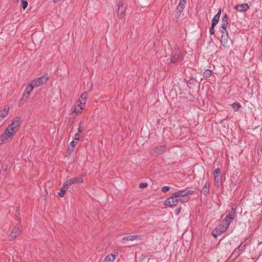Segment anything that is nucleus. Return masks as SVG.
<instances>
[{
    "label": "nucleus",
    "mask_w": 262,
    "mask_h": 262,
    "mask_svg": "<svg viewBox=\"0 0 262 262\" xmlns=\"http://www.w3.org/2000/svg\"><path fill=\"white\" fill-rule=\"evenodd\" d=\"M21 3L22 4L23 9L25 10L28 6V2L26 1L21 0Z\"/></svg>",
    "instance_id": "7c9ffc66"
},
{
    "label": "nucleus",
    "mask_w": 262,
    "mask_h": 262,
    "mask_svg": "<svg viewBox=\"0 0 262 262\" xmlns=\"http://www.w3.org/2000/svg\"><path fill=\"white\" fill-rule=\"evenodd\" d=\"M70 180L72 181V183L73 184H77L79 183H82L83 181L82 177L81 176H79L77 177H74L70 179Z\"/></svg>",
    "instance_id": "6ab92c4d"
},
{
    "label": "nucleus",
    "mask_w": 262,
    "mask_h": 262,
    "mask_svg": "<svg viewBox=\"0 0 262 262\" xmlns=\"http://www.w3.org/2000/svg\"><path fill=\"white\" fill-rule=\"evenodd\" d=\"M85 105V104L84 102L83 103H81L78 102L77 101L75 104L74 112L77 115H80L82 113V110L84 108Z\"/></svg>",
    "instance_id": "6e6552de"
},
{
    "label": "nucleus",
    "mask_w": 262,
    "mask_h": 262,
    "mask_svg": "<svg viewBox=\"0 0 262 262\" xmlns=\"http://www.w3.org/2000/svg\"><path fill=\"white\" fill-rule=\"evenodd\" d=\"M82 123V122H81L79 124V127L78 128V132L77 133H76L75 135V136H74V140L75 141H78L79 139H80V135H79V133L81 132V129H80V127H81V124Z\"/></svg>",
    "instance_id": "b1692460"
},
{
    "label": "nucleus",
    "mask_w": 262,
    "mask_h": 262,
    "mask_svg": "<svg viewBox=\"0 0 262 262\" xmlns=\"http://www.w3.org/2000/svg\"><path fill=\"white\" fill-rule=\"evenodd\" d=\"M219 32L221 33V35L226 34V33H228L226 30V29H222V28L220 27Z\"/></svg>",
    "instance_id": "72a5a7b5"
},
{
    "label": "nucleus",
    "mask_w": 262,
    "mask_h": 262,
    "mask_svg": "<svg viewBox=\"0 0 262 262\" xmlns=\"http://www.w3.org/2000/svg\"><path fill=\"white\" fill-rule=\"evenodd\" d=\"M115 259L113 254H110L105 257L102 262H114Z\"/></svg>",
    "instance_id": "4be33fe9"
},
{
    "label": "nucleus",
    "mask_w": 262,
    "mask_h": 262,
    "mask_svg": "<svg viewBox=\"0 0 262 262\" xmlns=\"http://www.w3.org/2000/svg\"><path fill=\"white\" fill-rule=\"evenodd\" d=\"M35 88L36 87L34 86V85H33V83L31 81L29 84L26 85L25 93L24 94V95L25 94H27L28 97L30 95L31 92L33 91L34 88Z\"/></svg>",
    "instance_id": "f8f14e48"
},
{
    "label": "nucleus",
    "mask_w": 262,
    "mask_h": 262,
    "mask_svg": "<svg viewBox=\"0 0 262 262\" xmlns=\"http://www.w3.org/2000/svg\"><path fill=\"white\" fill-rule=\"evenodd\" d=\"M245 245H242V244H241L237 249H236L234 252H233V254H237L238 255H239L240 253H239V252L240 251H243L244 250V249H245Z\"/></svg>",
    "instance_id": "393cba45"
},
{
    "label": "nucleus",
    "mask_w": 262,
    "mask_h": 262,
    "mask_svg": "<svg viewBox=\"0 0 262 262\" xmlns=\"http://www.w3.org/2000/svg\"><path fill=\"white\" fill-rule=\"evenodd\" d=\"M185 198V201H187V198Z\"/></svg>",
    "instance_id": "ea45409f"
},
{
    "label": "nucleus",
    "mask_w": 262,
    "mask_h": 262,
    "mask_svg": "<svg viewBox=\"0 0 262 262\" xmlns=\"http://www.w3.org/2000/svg\"><path fill=\"white\" fill-rule=\"evenodd\" d=\"M234 9L239 12H243L247 11L249 9V6L247 4H243L236 5Z\"/></svg>",
    "instance_id": "1a4fd4ad"
},
{
    "label": "nucleus",
    "mask_w": 262,
    "mask_h": 262,
    "mask_svg": "<svg viewBox=\"0 0 262 262\" xmlns=\"http://www.w3.org/2000/svg\"><path fill=\"white\" fill-rule=\"evenodd\" d=\"M211 73L212 70L207 69L204 71L203 76L204 77L208 78L211 75Z\"/></svg>",
    "instance_id": "a878e982"
},
{
    "label": "nucleus",
    "mask_w": 262,
    "mask_h": 262,
    "mask_svg": "<svg viewBox=\"0 0 262 262\" xmlns=\"http://www.w3.org/2000/svg\"><path fill=\"white\" fill-rule=\"evenodd\" d=\"M214 27H215V26L211 25V26L209 29V33L210 35H213L214 34V33H215Z\"/></svg>",
    "instance_id": "f704fd0d"
},
{
    "label": "nucleus",
    "mask_w": 262,
    "mask_h": 262,
    "mask_svg": "<svg viewBox=\"0 0 262 262\" xmlns=\"http://www.w3.org/2000/svg\"><path fill=\"white\" fill-rule=\"evenodd\" d=\"M87 96H88L87 92H83L81 94L80 98L78 100V102L83 103V101H84V103L85 104V103H86V99L87 98Z\"/></svg>",
    "instance_id": "aec40b11"
},
{
    "label": "nucleus",
    "mask_w": 262,
    "mask_h": 262,
    "mask_svg": "<svg viewBox=\"0 0 262 262\" xmlns=\"http://www.w3.org/2000/svg\"><path fill=\"white\" fill-rule=\"evenodd\" d=\"M48 79V75L47 74H46L43 76H42L40 77L37 78L36 79L32 80L31 82L33 83V85H34V86H35L36 88L40 85H42L43 84L46 83Z\"/></svg>",
    "instance_id": "f03ea898"
},
{
    "label": "nucleus",
    "mask_w": 262,
    "mask_h": 262,
    "mask_svg": "<svg viewBox=\"0 0 262 262\" xmlns=\"http://www.w3.org/2000/svg\"><path fill=\"white\" fill-rule=\"evenodd\" d=\"M165 150L164 145H159L156 147L154 149V152L157 155H160Z\"/></svg>",
    "instance_id": "dca6fc26"
},
{
    "label": "nucleus",
    "mask_w": 262,
    "mask_h": 262,
    "mask_svg": "<svg viewBox=\"0 0 262 262\" xmlns=\"http://www.w3.org/2000/svg\"><path fill=\"white\" fill-rule=\"evenodd\" d=\"M186 0H180L179 4L177 7V10L181 12L183 11L185 4H186Z\"/></svg>",
    "instance_id": "f3484780"
},
{
    "label": "nucleus",
    "mask_w": 262,
    "mask_h": 262,
    "mask_svg": "<svg viewBox=\"0 0 262 262\" xmlns=\"http://www.w3.org/2000/svg\"><path fill=\"white\" fill-rule=\"evenodd\" d=\"M77 142V141H75V140H73L71 143H70V145L74 147L75 146V145H76V143Z\"/></svg>",
    "instance_id": "4c0bfd02"
},
{
    "label": "nucleus",
    "mask_w": 262,
    "mask_h": 262,
    "mask_svg": "<svg viewBox=\"0 0 262 262\" xmlns=\"http://www.w3.org/2000/svg\"><path fill=\"white\" fill-rule=\"evenodd\" d=\"M148 186V183L146 182L141 183L139 184V187L140 188H144Z\"/></svg>",
    "instance_id": "c9c22d12"
},
{
    "label": "nucleus",
    "mask_w": 262,
    "mask_h": 262,
    "mask_svg": "<svg viewBox=\"0 0 262 262\" xmlns=\"http://www.w3.org/2000/svg\"><path fill=\"white\" fill-rule=\"evenodd\" d=\"M221 9H219L217 14L213 17L211 20V25L216 26V25L219 22V19L221 16Z\"/></svg>",
    "instance_id": "9b49d317"
},
{
    "label": "nucleus",
    "mask_w": 262,
    "mask_h": 262,
    "mask_svg": "<svg viewBox=\"0 0 262 262\" xmlns=\"http://www.w3.org/2000/svg\"><path fill=\"white\" fill-rule=\"evenodd\" d=\"M20 119L19 117L15 118L11 123L9 125L5 132L0 137V144L12 137L13 134L17 130L20 125Z\"/></svg>",
    "instance_id": "f257e3e1"
},
{
    "label": "nucleus",
    "mask_w": 262,
    "mask_h": 262,
    "mask_svg": "<svg viewBox=\"0 0 262 262\" xmlns=\"http://www.w3.org/2000/svg\"><path fill=\"white\" fill-rule=\"evenodd\" d=\"M214 179H215V184L218 185L219 182L221 181V177L220 176V175H216L214 177Z\"/></svg>",
    "instance_id": "c756f323"
},
{
    "label": "nucleus",
    "mask_w": 262,
    "mask_h": 262,
    "mask_svg": "<svg viewBox=\"0 0 262 262\" xmlns=\"http://www.w3.org/2000/svg\"><path fill=\"white\" fill-rule=\"evenodd\" d=\"M229 223L226 220H223L222 222L216 228L221 233L225 232L229 227Z\"/></svg>",
    "instance_id": "0eeeda50"
},
{
    "label": "nucleus",
    "mask_w": 262,
    "mask_h": 262,
    "mask_svg": "<svg viewBox=\"0 0 262 262\" xmlns=\"http://www.w3.org/2000/svg\"><path fill=\"white\" fill-rule=\"evenodd\" d=\"M170 189H171V187H170L167 186H163L162 187V191L163 192H166L168 191Z\"/></svg>",
    "instance_id": "473e14b6"
},
{
    "label": "nucleus",
    "mask_w": 262,
    "mask_h": 262,
    "mask_svg": "<svg viewBox=\"0 0 262 262\" xmlns=\"http://www.w3.org/2000/svg\"><path fill=\"white\" fill-rule=\"evenodd\" d=\"M220 172H221V170H220V168H215V169H214V177H215L216 175H220Z\"/></svg>",
    "instance_id": "e433bc0d"
},
{
    "label": "nucleus",
    "mask_w": 262,
    "mask_h": 262,
    "mask_svg": "<svg viewBox=\"0 0 262 262\" xmlns=\"http://www.w3.org/2000/svg\"><path fill=\"white\" fill-rule=\"evenodd\" d=\"M232 210H233V213L229 214H228L226 218L224 220H226L227 222L229 223V225H230L231 221H232L234 217H235V210L233 209V208H232Z\"/></svg>",
    "instance_id": "a211bd4d"
},
{
    "label": "nucleus",
    "mask_w": 262,
    "mask_h": 262,
    "mask_svg": "<svg viewBox=\"0 0 262 262\" xmlns=\"http://www.w3.org/2000/svg\"><path fill=\"white\" fill-rule=\"evenodd\" d=\"M181 58L182 55L179 51V48L177 45H175L172 52L171 62L173 63H176L178 60H180Z\"/></svg>",
    "instance_id": "7ed1b4c3"
},
{
    "label": "nucleus",
    "mask_w": 262,
    "mask_h": 262,
    "mask_svg": "<svg viewBox=\"0 0 262 262\" xmlns=\"http://www.w3.org/2000/svg\"><path fill=\"white\" fill-rule=\"evenodd\" d=\"M221 234L222 233L219 231H218V230L216 228L215 229L213 230L212 232V234L213 235V236H214L215 237H217L219 235H221Z\"/></svg>",
    "instance_id": "c85d7f7f"
},
{
    "label": "nucleus",
    "mask_w": 262,
    "mask_h": 262,
    "mask_svg": "<svg viewBox=\"0 0 262 262\" xmlns=\"http://www.w3.org/2000/svg\"><path fill=\"white\" fill-rule=\"evenodd\" d=\"M67 189H64L61 188V190L59 192V195L60 196H64L65 194L66 191L67 190Z\"/></svg>",
    "instance_id": "2f4dec72"
},
{
    "label": "nucleus",
    "mask_w": 262,
    "mask_h": 262,
    "mask_svg": "<svg viewBox=\"0 0 262 262\" xmlns=\"http://www.w3.org/2000/svg\"><path fill=\"white\" fill-rule=\"evenodd\" d=\"M118 13L121 18H123L125 15V8L123 6L121 2L119 3L118 5Z\"/></svg>",
    "instance_id": "9d476101"
},
{
    "label": "nucleus",
    "mask_w": 262,
    "mask_h": 262,
    "mask_svg": "<svg viewBox=\"0 0 262 262\" xmlns=\"http://www.w3.org/2000/svg\"><path fill=\"white\" fill-rule=\"evenodd\" d=\"M209 192V188L206 186V184L202 189V192L205 195H206Z\"/></svg>",
    "instance_id": "cd10ccee"
},
{
    "label": "nucleus",
    "mask_w": 262,
    "mask_h": 262,
    "mask_svg": "<svg viewBox=\"0 0 262 262\" xmlns=\"http://www.w3.org/2000/svg\"><path fill=\"white\" fill-rule=\"evenodd\" d=\"M193 190H182L172 192V196H186L187 195L193 194Z\"/></svg>",
    "instance_id": "20e7f679"
},
{
    "label": "nucleus",
    "mask_w": 262,
    "mask_h": 262,
    "mask_svg": "<svg viewBox=\"0 0 262 262\" xmlns=\"http://www.w3.org/2000/svg\"><path fill=\"white\" fill-rule=\"evenodd\" d=\"M228 25V16L227 14H225L223 16L222 20V24L220 27L222 28V29H227V27Z\"/></svg>",
    "instance_id": "4468645a"
},
{
    "label": "nucleus",
    "mask_w": 262,
    "mask_h": 262,
    "mask_svg": "<svg viewBox=\"0 0 262 262\" xmlns=\"http://www.w3.org/2000/svg\"><path fill=\"white\" fill-rule=\"evenodd\" d=\"M138 236L137 235H129V236H125L122 238L121 241L122 243H125L127 241H134V240L137 239Z\"/></svg>",
    "instance_id": "2eb2a0df"
},
{
    "label": "nucleus",
    "mask_w": 262,
    "mask_h": 262,
    "mask_svg": "<svg viewBox=\"0 0 262 262\" xmlns=\"http://www.w3.org/2000/svg\"><path fill=\"white\" fill-rule=\"evenodd\" d=\"M231 106L235 111H237L241 107V105L239 103L234 102L231 104Z\"/></svg>",
    "instance_id": "bb28decb"
},
{
    "label": "nucleus",
    "mask_w": 262,
    "mask_h": 262,
    "mask_svg": "<svg viewBox=\"0 0 262 262\" xmlns=\"http://www.w3.org/2000/svg\"><path fill=\"white\" fill-rule=\"evenodd\" d=\"M60 0H54V3H57L58 2L60 1Z\"/></svg>",
    "instance_id": "58836bf2"
},
{
    "label": "nucleus",
    "mask_w": 262,
    "mask_h": 262,
    "mask_svg": "<svg viewBox=\"0 0 262 262\" xmlns=\"http://www.w3.org/2000/svg\"><path fill=\"white\" fill-rule=\"evenodd\" d=\"M10 230V234H9L10 239L16 238L20 233V229L18 225L12 227Z\"/></svg>",
    "instance_id": "423d86ee"
},
{
    "label": "nucleus",
    "mask_w": 262,
    "mask_h": 262,
    "mask_svg": "<svg viewBox=\"0 0 262 262\" xmlns=\"http://www.w3.org/2000/svg\"><path fill=\"white\" fill-rule=\"evenodd\" d=\"M229 36L228 33L226 34L221 35V42L222 45L225 47L227 46Z\"/></svg>",
    "instance_id": "ddd939ff"
},
{
    "label": "nucleus",
    "mask_w": 262,
    "mask_h": 262,
    "mask_svg": "<svg viewBox=\"0 0 262 262\" xmlns=\"http://www.w3.org/2000/svg\"><path fill=\"white\" fill-rule=\"evenodd\" d=\"M9 111V107H5L4 110L0 111V117L3 118L6 117L8 114Z\"/></svg>",
    "instance_id": "412c9836"
},
{
    "label": "nucleus",
    "mask_w": 262,
    "mask_h": 262,
    "mask_svg": "<svg viewBox=\"0 0 262 262\" xmlns=\"http://www.w3.org/2000/svg\"><path fill=\"white\" fill-rule=\"evenodd\" d=\"M179 202L177 198H167L164 201V203L165 206L168 207H172L176 205Z\"/></svg>",
    "instance_id": "39448f33"
},
{
    "label": "nucleus",
    "mask_w": 262,
    "mask_h": 262,
    "mask_svg": "<svg viewBox=\"0 0 262 262\" xmlns=\"http://www.w3.org/2000/svg\"><path fill=\"white\" fill-rule=\"evenodd\" d=\"M72 184V181L70 179L68 180L62 185V188L68 189Z\"/></svg>",
    "instance_id": "5701e85b"
}]
</instances>
